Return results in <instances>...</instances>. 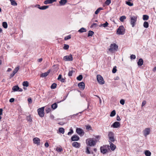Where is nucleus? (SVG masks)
Segmentation results:
<instances>
[{
  "label": "nucleus",
  "mask_w": 156,
  "mask_h": 156,
  "mask_svg": "<svg viewBox=\"0 0 156 156\" xmlns=\"http://www.w3.org/2000/svg\"><path fill=\"white\" fill-rule=\"evenodd\" d=\"M87 144L90 146H94L96 143L97 140H94L93 138H90L87 140Z\"/></svg>",
  "instance_id": "f257e3e1"
},
{
  "label": "nucleus",
  "mask_w": 156,
  "mask_h": 156,
  "mask_svg": "<svg viewBox=\"0 0 156 156\" xmlns=\"http://www.w3.org/2000/svg\"><path fill=\"white\" fill-rule=\"evenodd\" d=\"M125 32V30L123 26H120L117 30V33L119 35H123Z\"/></svg>",
  "instance_id": "f03ea898"
},
{
  "label": "nucleus",
  "mask_w": 156,
  "mask_h": 156,
  "mask_svg": "<svg viewBox=\"0 0 156 156\" xmlns=\"http://www.w3.org/2000/svg\"><path fill=\"white\" fill-rule=\"evenodd\" d=\"M136 16H133L130 17V23L132 27H134L135 25L137 20Z\"/></svg>",
  "instance_id": "7ed1b4c3"
},
{
  "label": "nucleus",
  "mask_w": 156,
  "mask_h": 156,
  "mask_svg": "<svg viewBox=\"0 0 156 156\" xmlns=\"http://www.w3.org/2000/svg\"><path fill=\"white\" fill-rule=\"evenodd\" d=\"M44 107H43L38 109L37 110L38 114L41 117H42L44 116Z\"/></svg>",
  "instance_id": "20e7f679"
},
{
  "label": "nucleus",
  "mask_w": 156,
  "mask_h": 156,
  "mask_svg": "<svg viewBox=\"0 0 156 156\" xmlns=\"http://www.w3.org/2000/svg\"><path fill=\"white\" fill-rule=\"evenodd\" d=\"M118 45L116 44L115 43L111 44L110 45L109 51L111 52H113V51H117L118 49Z\"/></svg>",
  "instance_id": "39448f33"
},
{
  "label": "nucleus",
  "mask_w": 156,
  "mask_h": 156,
  "mask_svg": "<svg viewBox=\"0 0 156 156\" xmlns=\"http://www.w3.org/2000/svg\"><path fill=\"white\" fill-rule=\"evenodd\" d=\"M109 142H114L115 140L114 138V134L112 132H109L108 134Z\"/></svg>",
  "instance_id": "423d86ee"
},
{
  "label": "nucleus",
  "mask_w": 156,
  "mask_h": 156,
  "mask_svg": "<svg viewBox=\"0 0 156 156\" xmlns=\"http://www.w3.org/2000/svg\"><path fill=\"white\" fill-rule=\"evenodd\" d=\"M97 78L98 83L100 84H103L104 83L105 81L103 77L100 75H98L97 76Z\"/></svg>",
  "instance_id": "0eeeda50"
},
{
  "label": "nucleus",
  "mask_w": 156,
  "mask_h": 156,
  "mask_svg": "<svg viewBox=\"0 0 156 156\" xmlns=\"http://www.w3.org/2000/svg\"><path fill=\"white\" fill-rule=\"evenodd\" d=\"M63 59L65 61H72L73 60L72 55L70 54L69 55L65 56L63 57Z\"/></svg>",
  "instance_id": "6e6552de"
},
{
  "label": "nucleus",
  "mask_w": 156,
  "mask_h": 156,
  "mask_svg": "<svg viewBox=\"0 0 156 156\" xmlns=\"http://www.w3.org/2000/svg\"><path fill=\"white\" fill-rule=\"evenodd\" d=\"M76 132L80 136L83 135L84 134L83 130L80 128H77L76 129Z\"/></svg>",
  "instance_id": "1a4fd4ad"
},
{
  "label": "nucleus",
  "mask_w": 156,
  "mask_h": 156,
  "mask_svg": "<svg viewBox=\"0 0 156 156\" xmlns=\"http://www.w3.org/2000/svg\"><path fill=\"white\" fill-rule=\"evenodd\" d=\"M120 123L118 122H115L111 126V127L114 128H118L120 127Z\"/></svg>",
  "instance_id": "9d476101"
},
{
  "label": "nucleus",
  "mask_w": 156,
  "mask_h": 156,
  "mask_svg": "<svg viewBox=\"0 0 156 156\" xmlns=\"http://www.w3.org/2000/svg\"><path fill=\"white\" fill-rule=\"evenodd\" d=\"M150 131V129L149 128H147L145 129L143 131L144 135L145 136H147L149 134Z\"/></svg>",
  "instance_id": "9b49d317"
},
{
  "label": "nucleus",
  "mask_w": 156,
  "mask_h": 156,
  "mask_svg": "<svg viewBox=\"0 0 156 156\" xmlns=\"http://www.w3.org/2000/svg\"><path fill=\"white\" fill-rule=\"evenodd\" d=\"M100 150L101 152L103 154L106 153L108 152V150L105 147H101Z\"/></svg>",
  "instance_id": "f8f14e48"
},
{
  "label": "nucleus",
  "mask_w": 156,
  "mask_h": 156,
  "mask_svg": "<svg viewBox=\"0 0 156 156\" xmlns=\"http://www.w3.org/2000/svg\"><path fill=\"white\" fill-rule=\"evenodd\" d=\"M80 139V137L76 135H74L71 137L72 141H78Z\"/></svg>",
  "instance_id": "ddd939ff"
},
{
  "label": "nucleus",
  "mask_w": 156,
  "mask_h": 156,
  "mask_svg": "<svg viewBox=\"0 0 156 156\" xmlns=\"http://www.w3.org/2000/svg\"><path fill=\"white\" fill-rule=\"evenodd\" d=\"M78 87L81 90H84L85 88V84L84 82H82L78 84Z\"/></svg>",
  "instance_id": "4468645a"
},
{
  "label": "nucleus",
  "mask_w": 156,
  "mask_h": 156,
  "mask_svg": "<svg viewBox=\"0 0 156 156\" xmlns=\"http://www.w3.org/2000/svg\"><path fill=\"white\" fill-rule=\"evenodd\" d=\"M34 143L35 144H36L37 145H39L40 144V139L37 137H35L33 139Z\"/></svg>",
  "instance_id": "2eb2a0df"
},
{
  "label": "nucleus",
  "mask_w": 156,
  "mask_h": 156,
  "mask_svg": "<svg viewBox=\"0 0 156 156\" xmlns=\"http://www.w3.org/2000/svg\"><path fill=\"white\" fill-rule=\"evenodd\" d=\"M51 71V70H48L47 72H45L44 73H42L41 74V77H46L48 76Z\"/></svg>",
  "instance_id": "dca6fc26"
},
{
  "label": "nucleus",
  "mask_w": 156,
  "mask_h": 156,
  "mask_svg": "<svg viewBox=\"0 0 156 156\" xmlns=\"http://www.w3.org/2000/svg\"><path fill=\"white\" fill-rule=\"evenodd\" d=\"M56 0H46L44 2V4L47 5L49 4H51L55 2Z\"/></svg>",
  "instance_id": "f3484780"
},
{
  "label": "nucleus",
  "mask_w": 156,
  "mask_h": 156,
  "mask_svg": "<svg viewBox=\"0 0 156 156\" xmlns=\"http://www.w3.org/2000/svg\"><path fill=\"white\" fill-rule=\"evenodd\" d=\"M72 146L76 148H79L80 146V144L77 142H74L72 144Z\"/></svg>",
  "instance_id": "a211bd4d"
},
{
  "label": "nucleus",
  "mask_w": 156,
  "mask_h": 156,
  "mask_svg": "<svg viewBox=\"0 0 156 156\" xmlns=\"http://www.w3.org/2000/svg\"><path fill=\"white\" fill-rule=\"evenodd\" d=\"M112 142H110L109 144L110 145V148L111 150L112 151H114L115 149L116 146Z\"/></svg>",
  "instance_id": "6ab92c4d"
},
{
  "label": "nucleus",
  "mask_w": 156,
  "mask_h": 156,
  "mask_svg": "<svg viewBox=\"0 0 156 156\" xmlns=\"http://www.w3.org/2000/svg\"><path fill=\"white\" fill-rule=\"evenodd\" d=\"M137 63L138 66L139 67L141 66L143 64V59L141 58L139 59L138 61L137 62Z\"/></svg>",
  "instance_id": "aec40b11"
},
{
  "label": "nucleus",
  "mask_w": 156,
  "mask_h": 156,
  "mask_svg": "<svg viewBox=\"0 0 156 156\" xmlns=\"http://www.w3.org/2000/svg\"><path fill=\"white\" fill-rule=\"evenodd\" d=\"M67 0H60L59 2V3L61 5H64L67 2Z\"/></svg>",
  "instance_id": "412c9836"
},
{
  "label": "nucleus",
  "mask_w": 156,
  "mask_h": 156,
  "mask_svg": "<svg viewBox=\"0 0 156 156\" xmlns=\"http://www.w3.org/2000/svg\"><path fill=\"white\" fill-rule=\"evenodd\" d=\"M19 89V87L17 85L15 86H13V87L12 88V90L14 92L18 91Z\"/></svg>",
  "instance_id": "4be33fe9"
},
{
  "label": "nucleus",
  "mask_w": 156,
  "mask_h": 156,
  "mask_svg": "<svg viewBox=\"0 0 156 156\" xmlns=\"http://www.w3.org/2000/svg\"><path fill=\"white\" fill-rule=\"evenodd\" d=\"M144 154L146 156H150L151 155V153L149 150H146L144 152Z\"/></svg>",
  "instance_id": "5701e85b"
},
{
  "label": "nucleus",
  "mask_w": 156,
  "mask_h": 156,
  "mask_svg": "<svg viewBox=\"0 0 156 156\" xmlns=\"http://www.w3.org/2000/svg\"><path fill=\"white\" fill-rule=\"evenodd\" d=\"M108 23L107 21H106L104 23L101 24L99 25V27H105L108 26Z\"/></svg>",
  "instance_id": "b1692460"
},
{
  "label": "nucleus",
  "mask_w": 156,
  "mask_h": 156,
  "mask_svg": "<svg viewBox=\"0 0 156 156\" xmlns=\"http://www.w3.org/2000/svg\"><path fill=\"white\" fill-rule=\"evenodd\" d=\"M51 111L50 108L49 106H46L45 108V111L46 113H48Z\"/></svg>",
  "instance_id": "393cba45"
},
{
  "label": "nucleus",
  "mask_w": 156,
  "mask_h": 156,
  "mask_svg": "<svg viewBox=\"0 0 156 156\" xmlns=\"http://www.w3.org/2000/svg\"><path fill=\"white\" fill-rule=\"evenodd\" d=\"M57 104L56 103H55L51 105V108L53 109H55L57 108Z\"/></svg>",
  "instance_id": "a878e982"
},
{
  "label": "nucleus",
  "mask_w": 156,
  "mask_h": 156,
  "mask_svg": "<svg viewBox=\"0 0 156 156\" xmlns=\"http://www.w3.org/2000/svg\"><path fill=\"white\" fill-rule=\"evenodd\" d=\"M86 31L87 30L85 28L83 27H82L78 30V32L80 33H82L84 32H86Z\"/></svg>",
  "instance_id": "bb28decb"
},
{
  "label": "nucleus",
  "mask_w": 156,
  "mask_h": 156,
  "mask_svg": "<svg viewBox=\"0 0 156 156\" xmlns=\"http://www.w3.org/2000/svg\"><path fill=\"white\" fill-rule=\"evenodd\" d=\"M103 10V8L102 7H99L98 8L97 10L95 12V14H97L101 10Z\"/></svg>",
  "instance_id": "cd10ccee"
},
{
  "label": "nucleus",
  "mask_w": 156,
  "mask_h": 156,
  "mask_svg": "<svg viewBox=\"0 0 156 156\" xmlns=\"http://www.w3.org/2000/svg\"><path fill=\"white\" fill-rule=\"evenodd\" d=\"M2 26H3V27L5 29L7 28L8 27L7 23V22H2Z\"/></svg>",
  "instance_id": "c85d7f7f"
},
{
  "label": "nucleus",
  "mask_w": 156,
  "mask_h": 156,
  "mask_svg": "<svg viewBox=\"0 0 156 156\" xmlns=\"http://www.w3.org/2000/svg\"><path fill=\"white\" fill-rule=\"evenodd\" d=\"M94 32L93 31H92L89 30L88 31V33L87 36L88 37H89L90 36H91V37L92 36V35L94 34Z\"/></svg>",
  "instance_id": "c756f323"
},
{
  "label": "nucleus",
  "mask_w": 156,
  "mask_h": 156,
  "mask_svg": "<svg viewBox=\"0 0 156 156\" xmlns=\"http://www.w3.org/2000/svg\"><path fill=\"white\" fill-rule=\"evenodd\" d=\"M149 19V16L146 15H144L143 16V19L144 20H147Z\"/></svg>",
  "instance_id": "7c9ffc66"
},
{
  "label": "nucleus",
  "mask_w": 156,
  "mask_h": 156,
  "mask_svg": "<svg viewBox=\"0 0 156 156\" xmlns=\"http://www.w3.org/2000/svg\"><path fill=\"white\" fill-rule=\"evenodd\" d=\"M23 85L24 87H27L29 86V83L27 81H24L23 83Z\"/></svg>",
  "instance_id": "2f4dec72"
},
{
  "label": "nucleus",
  "mask_w": 156,
  "mask_h": 156,
  "mask_svg": "<svg viewBox=\"0 0 156 156\" xmlns=\"http://www.w3.org/2000/svg\"><path fill=\"white\" fill-rule=\"evenodd\" d=\"M126 18V17L125 16H122L120 18L119 20L121 22H123L124 20H125Z\"/></svg>",
  "instance_id": "473e14b6"
},
{
  "label": "nucleus",
  "mask_w": 156,
  "mask_h": 156,
  "mask_svg": "<svg viewBox=\"0 0 156 156\" xmlns=\"http://www.w3.org/2000/svg\"><path fill=\"white\" fill-rule=\"evenodd\" d=\"M49 7L48 5H44L40 7V9L45 10L48 8Z\"/></svg>",
  "instance_id": "72a5a7b5"
},
{
  "label": "nucleus",
  "mask_w": 156,
  "mask_h": 156,
  "mask_svg": "<svg viewBox=\"0 0 156 156\" xmlns=\"http://www.w3.org/2000/svg\"><path fill=\"white\" fill-rule=\"evenodd\" d=\"M144 27L145 28H147L148 27L149 24L147 22L145 21L143 24Z\"/></svg>",
  "instance_id": "f704fd0d"
},
{
  "label": "nucleus",
  "mask_w": 156,
  "mask_h": 156,
  "mask_svg": "<svg viewBox=\"0 0 156 156\" xmlns=\"http://www.w3.org/2000/svg\"><path fill=\"white\" fill-rule=\"evenodd\" d=\"M58 130L60 133H61L62 134H64L65 132L64 129L62 127L59 128Z\"/></svg>",
  "instance_id": "c9c22d12"
},
{
  "label": "nucleus",
  "mask_w": 156,
  "mask_h": 156,
  "mask_svg": "<svg viewBox=\"0 0 156 156\" xmlns=\"http://www.w3.org/2000/svg\"><path fill=\"white\" fill-rule=\"evenodd\" d=\"M115 110H113L111 112L110 114V116L111 117H113L115 115Z\"/></svg>",
  "instance_id": "e433bc0d"
},
{
  "label": "nucleus",
  "mask_w": 156,
  "mask_h": 156,
  "mask_svg": "<svg viewBox=\"0 0 156 156\" xmlns=\"http://www.w3.org/2000/svg\"><path fill=\"white\" fill-rule=\"evenodd\" d=\"M19 68H20V67H19V66H18L16 67L14 69L13 71V72L15 73H17L19 69Z\"/></svg>",
  "instance_id": "4c0bfd02"
},
{
  "label": "nucleus",
  "mask_w": 156,
  "mask_h": 156,
  "mask_svg": "<svg viewBox=\"0 0 156 156\" xmlns=\"http://www.w3.org/2000/svg\"><path fill=\"white\" fill-rule=\"evenodd\" d=\"M57 86V84L56 83H53L51 86V89H55Z\"/></svg>",
  "instance_id": "58836bf2"
},
{
  "label": "nucleus",
  "mask_w": 156,
  "mask_h": 156,
  "mask_svg": "<svg viewBox=\"0 0 156 156\" xmlns=\"http://www.w3.org/2000/svg\"><path fill=\"white\" fill-rule=\"evenodd\" d=\"M86 129L87 130H92L91 127L90 125L85 126Z\"/></svg>",
  "instance_id": "ea45409f"
},
{
  "label": "nucleus",
  "mask_w": 156,
  "mask_h": 156,
  "mask_svg": "<svg viewBox=\"0 0 156 156\" xmlns=\"http://www.w3.org/2000/svg\"><path fill=\"white\" fill-rule=\"evenodd\" d=\"M82 79H83V76L81 75H79L76 78L77 80L79 81H81L82 80Z\"/></svg>",
  "instance_id": "a19ab883"
},
{
  "label": "nucleus",
  "mask_w": 156,
  "mask_h": 156,
  "mask_svg": "<svg viewBox=\"0 0 156 156\" xmlns=\"http://www.w3.org/2000/svg\"><path fill=\"white\" fill-rule=\"evenodd\" d=\"M126 3L129 6H132L133 5V3L129 1H126Z\"/></svg>",
  "instance_id": "79ce46f5"
},
{
  "label": "nucleus",
  "mask_w": 156,
  "mask_h": 156,
  "mask_svg": "<svg viewBox=\"0 0 156 156\" xmlns=\"http://www.w3.org/2000/svg\"><path fill=\"white\" fill-rule=\"evenodd\" d=\"M11 3L12 5L14 6H16L17 5V3L15 0H13L12 1H11Z\"/></svg>",
  "instance_id": "37998d69"
},
{
  "label": "nucleus",
  "mask_w": 156,
  "mask_h": 156,
  "mask_svg": "<svg viewBox=\"0 0 156 156\" xmlns=\"http://www.w3.org/2000/svg\"><path fill=\"white\" fill-rule=\"evenodd\" d=\"M69 48V46L66 44H64L63 49L65 50H68Z\"/></svg>",
  "instance_id": "c03bdc74"
},
{
  "label": "nucleus",
  "mask_w": 156,
  "mask_h": 156,
  "mask_svg": "<svg viewBox=\"0 0 156 156\" xmlns=\"http://www.w3.org/2000/svg\"><path fill=\"white\" fill-rule=\"evenodd\" d=\"M71 35H69L64 37V40H67L70 39L71 38Z\"/></svg>",
  "instance_id": "a18cd8bd"
},
{
  "label": "nucleus",
  "mask_w": 156,
  "mask_h": 156,
  "mask_svg": "<svg viewBox=\"0 0 156 156\" xmlns=\"http://www.w3.org/2000/svg\"><path fill=\"white\" fill-rule=\"evenodd\" d=\"M70 131L68 132L67 134L68 135H70L73 133V131L71 128L69 129Z\"/></svg>",
  "instance_id": "49530a36"
},
{
  "label": "nucleus",
  "mask_w": 156,
  "mask_h": 156,
  "mask_svg": "<svg viewBox=\"0 0 156 156\" xmlns=\"http://www.w3.org/2000/svg\"><path fill=\"white\" fill-rule=\"evenodd\" d=\"M74 72L73 70L69 71L68 73V76H72Z\"/></svg>",
  "instance_id": "de8ad7c7"
},
{
  "label": "nucleus",
  "mask_w": 156,
  "mask_h": 156,
  "mask_svg": "<svg viewBox=\"0 0 156 156\" xmlns=\"http://www.w3.org/2000/svg\"><path fill=\"white\" fill-rule=\"evenodd\" d=\"M116 66H115L113 68V69L112 70V72L113 73H115L116 72Z\"/></svg>",
  "instance_id": "09e8293b"
},
{
  "label": "nucleus",
  "mask_w": 156,
  "mask_h": 156,
  "mask_svg": "<svg viewBox=\"0 0 156 156\" xmlns=\"http://www.w3.org/2000/svg\"><path fill=\"white\" fill-rule=\"evenodd\" d=\"M27 121L29 122H31L32 121V119L30 116L27 117Z\"/></svg>",
  "instance_id": "8fccbe9b"
},
{
  "label": "nucleus",
  "mask_w": 156,
  "mask_h": 156,
  "mask_svg": "<svg viewBox=\"0 0 156 156\" xmlns=\"http://www.w3.org/2000/svg\"><path fill=\"white\" fill-rule=\"evenodd\" d=\"M111 0H106L105 3L107 5H109L111 3Z\"/></svg>",
  "instance_id": "3c124183"
},
{
  "label": "nucleus",
  "mask_w": 156,
  "mask_h": 156,
  "mask_svg": "<svg viewBox=\"0 0 156 156\" xmlns=\"http://www.w3.org/2000/svg\"><path fill=\"white\" fill-rule=\"evenodd\" d=\"M89 149L88 147H86V152L87 154H90V152L89 151Z\"/></svg>",
  "instance_id": "603ef678"
},
{
  "label": "nucleus",
  "mask_w": 156,
  "mask_h": 156,
  "mask_svg": "<svg viewBox=\"0 0 156 156\" xmlns=\"http://www.w3.org/2000/svg\"><path fill=\"white\" fill-rule=\"evenodd\" d=\"M68 95V94H67L66 96H64L63 97V99L62 100L60 101L59 102H61L63 101L64 100H65L66 99V98L67 97Z\"/></svg>",
  "instance_id": "864d4df0"
},
{
  "label": "nucleus",
  "mask_w": 156,
  "mask_h": 156,
  "mask_svg": "<svg viewBox=\"0 0 156 156\" xmlns=\"http://www.w3.org/2000/svg\"><path fill=\"white\" fill-rule=\"evenodd\" d=\"M136 56L134 55H132L130 56V58L131 59H134L136 58Z\"/></svg>",
  "instance_id": "5fc2aeb1"
},
{
  "label": "nucleus",
  "mask_w": 156,
  "mask_h": 156,
  "mask_svg": "<svg viewBox=\"0 0 156 156\" xmlns=\"http://www.w3.org/2000/svg\"><path fill=\"white\" fill-rule=\"evenodd\" d=\"M120 103L121 104L123 105L125 103V100L123 99H121L120 101Z\"/></svg>",
  "instance_id": "6e6d98bb"
},
{
  "label": "nucleus",
  "mask_w": 156,
  "mask_h": 156,
  "mask_svg": "<svg viewBox=\"0 0 156 156\" xmlns=\"http://www.w3.org/2000/svg\"><path fill=\"white\" fill-rule=\"evenodd\" d=\"M57 151L58 152H61L62 151V148H57Z\"/></svg>",
  "instance_id": "4d7b16f0"
},
{
  "label": "nucleus",
  "mask_w": 156,
  "mask_h": 156,
  "mask_svg": "<svg viewBox=\"0 0 156 156\" xmlns=\"http://www.w3.org/2000/svg\"><path fill=\"white\" fill-rule=\"evenodd\" d=\"M16 74V73H14V72H13V71L12 72V73H11L10 75V76H9V77H10V78L11 79V78H12L14 76V75Z\"/></svg>",
  "instance_id": "13d9d810"
},
{
  "label": "nucleus",
  "mask_w": 156,
  "mask_h": 156,
  "mask_svg": "<svg viewBox=\"0 0 156 156\" xmlns=\"http://www.w3.org/2000/svg\"><path fill=\"white\" fill-rule=\"evenodd\" d=\"M97 24L96 23H93L90 26V28H92L94 27H96L97 26Z\"/></svg>",
  "instance_id": "bf43d9fd"
},
{
  "label": "nucleus",
  "mask_w": 156,
  "mask_h": 156,
  "mask_svg": "<svg viewBox=\"0 0 156 156\" xmlns=\"http://www.w3.org/2000/svg\"><path fill=\"white\" fill-rule=\"evenodd\" d=\"M28 103L30 104L32 102V100L31 99V98H29L28 99Z\"/></svg>",
  "instance_id": "052dcab7"
},
{
  "label": "nucleus",
  "mask_w": 156,
  "mask_h": 156,
  "mask_svg": "<svg viewBox=\"0 0 156 156\" xmlns=\"http://www.w3.org/2000/svg\"><path fill=\"white\" fill-rule=\"evenodd\" d=\"M44 146H45L46 147H49V144L47 142H46L44 144Z\"/></svg>",
  "instance_id": "680f3d73"
},
{
  "label": "nucleus",
  "mask_w": 156,
  "mask_h": 156,
  "mask_svg": "<svg viewBox=\"0 0 156 156\" xmlns=\"http://www.w3.org/2000/svg\"><path fill=\"white\" fill-rule=\"evenodd\" d=\"M14 100H15L14 99V98H12L10 99V100H9V101L10 102H13L14 101Z\"/></svg>",
  "instance_id": "e2e57ef3"
},
{
  "label": "nucleus",
  "mask_w": 156,
  "mask_h": 156,
  "mask_svg": "<svg viewBox=\"0 0 156 156\" xmlns=\"http://www.w3.org/2000/svg\"><path fill=\"white\" fill-rule=\"evenodd\" d=\"M116 120L118 121H120L121 120V119L118 115H117V116Z\"/></svg>",
  "instance_id": "0e129e2a"
},
{
  "label": "nucleus",
  "mask_w": 156,
  "mask_h": 156,
  "mask_svg": "<svg viewBox=\"0 0 156 156\" xmlns=\"http://www.w3.org/2000/svg\"><path fill=\"white\" fill-rule=\"evenodd\" d=\"M146 104V101H143L142 104V106H144Z\"/></svg>",
  "instance_id": "69168bd1"
},
{
  "label": "nucleus",
  "mask_w": 156,
  "mask_h": 156,
  "mask_svg": "<svg viewBox=\"0 0 156 156\" xmlns=\"http://www.w3.org/2000/svg\"><path fill=\"white\" fill-rule=\"evenodd\" d=\"M62 76L61 74H59L58 76L57 79L58 80H59L62 78Z\"/></svg>",
  "instance_id": "338daca9"
},
{
  "label": "nucleus",
  "mask_w": 156,
  "mask_h": 156,
  "mask_svg": "<svg viewBox=\"0 0 156 156\" xmlns=\"http://www.w3.org/2000/svg\"><path fill=\"white\" fill-rule=\"evenodd\" d=\"M50 118L52 119H53L54 118V116L53 115H51L50 116Z\"/></svg>",
  "instance_id": "774afa93"
}]
</instances>
